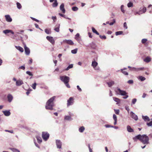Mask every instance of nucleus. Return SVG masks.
Returning <instances> with one entry per match:
<instances>
[{
    "mask_svg": "<svg viewBox=\"0 0 152 152\" xmlns=\"http://www.w3.org/2000/svg\"><path fill=\"white\" fill-rule=\"evenodd\" d=\"M56 98L55 96H53L48 99L46 102L45 108L47 110H52L54 106L53 101Z\"/></svg>",
    "mask_w": 152,
    "mask_h": 152,
    "instance_id": "1",
    "label": "nucleus"
},
{
    "mask_svg": "<svg viewBox=\"0 0 152 152\" xmlns=\"http://www.w3.org/2000/svg\"><path fill=\"white\" fill-rule=\"evenodd\" d=\"M115 92L117 94L124 96L123 98L124 99L127 98L129 96L127 95V93L125 91L122 90L120 88H118Z\"/></svg>",
    "mask_w": 152,
    "mask_h": 152,
    "instance_id": "2",
    "label": "nucleus"
},
{
    "mask_svg": "<svg viewBox=\"0 0 152 152\" xmlns=\"http://www.w3.org/2000/svg\"><path fill=\"white\" fill-rule=\"evenodd\" d=\"M149 138L145 134L141 135V142L144 144H148L149 143Z\"/></svg>",
    "mask_w": 152,
    "mask_h": 152,
    "instance_id": "3",
    "label": "nucleus"
},
{
    "mask_svg": "<svg viewBox=\"0 0 152 152\" xmlns=\"http://www.w3.org/2000/svg\"><path fill=\"white\" fill-rule=\"evenodd\" d=\"M60 79L64 83H68L69 81V78L65 75L61 76L60 77Z\"/></svg>",
    "mask_w": 152,
    "mask_h": 152,
    "instance_id": "4",
    "label": "nucleus"
},
{
    "mask_svg": "<svg viewBox=\"0 0 152 152\" xmlns=\"http://www.w3.org/2000/svg\"><path fill=\"white\" fill-rule=\"evenodd\" d=\"M42 136L43 139L46 141L49 137V134L47 132H43Z\"/></svg>",
    "mask_w": 152,
    "mask_h": 152,
    "instance_id": "5",
    "label": "nucleus"
},
{
    "mask_svg": "<svg viewBox=\"0 0 152 152\" xmlns=\"http://www.w3.org/2000/svg\"><path fill=\"white\" fill-rule=\"evenodd\" d=\"M67 105L68 107L72 105L74 103L73 98L72 97H70L67 100Z\"/></svg>",
    "mask_w": 152,
    "mask_h": 152,
    "instance_id": "6",
    "label": "nucleus"
},
{
    "mask_svg": "<svg viewBox=\"0 0 152 152\" xmlns=\"http://www.w3.org/2000/svg\"><path fill=\"white\" fill-rule=\"evenodd\" d=\"M98 65V63L95 61H93L92 62L91 66L95 70H98L99 69V68L96 67Z\"/></svg>",
    "mask_w": 152,
    "mask_h": 152,
    "instance_id": "7",
    "label": "nucleus"
},
{
    "mask_svg": "<svg viewBox=\"0 0 152 152\" xmlns=\"http://www.w3.org/2000/svg\"><path fill=\"white\" fill-rule=\"evenodd\" d=\"M130 115L131 117L135 121H137L138 119V117L137 115H135L133 112H131L130 113Z\"/></svg>",
    "mask_w": 152,
    "mask_h": 152,
    "instance_id": "8",
    "label": "nucleus"
},
{
    "mask_svg": "<svg viewBox=\"0 0 152 152\" xmlns=\"http://www.w3.org/2000/svg\"><path fill=\"white\" fill-rule=\"evenodd\" d=\"M24 45L25 53L27 55H29L30 53V49L26 46V45L24 43Z\"/></svg>",
    "mask_w": 152,
    "mask_h": 152,
    "instance_id": "9",
    "label": "nucleus"
},
{
    "mask_svg": "<svg viewBox=\"0 0 152 152\" xmlns=\"http://www.w3.org/2000/svg\"><path fill=\"white\" fill-rule=\"evenodd\" d=\"M56 143L58 148L60 149L61 147L62 142L59 140H56Z\"/></svg>",
    "mask_w": 152,
    "mask_h": 152,
    "instance_id": "10",
    "label": "nucleus"
},
{
    "mask_svg": "<svg viewBox=\"0 0 152 152\" xmlns=\"http://www.w3.org/2000/svg\"><path fill=\"white\" fill-rule=\"evenodd\" d=\"M144 69L143 67L136 68L134 67H132L131 69H130V70L131 71H134L137 72L140 70H142Z\"/></svg>",
    "mask_w": 152,
    "mask_h": 152,
    "instance_id": "11",
    "label": "nucleus"
},
{
    "mask_svg": "<svg viewBox=\"0 0 152 152\" xmlns=\"http://www.w3.org/2000/svg\"><path fill=\"white\" fill-rule=\"evenodd\" d=\"M46 39L52 44H54L55 41L52 37L47 36L46 37Z\"/></svg>",
    "mask_w": 152,
    "mask_h": 152,
    "instance_id": "12",
    "label": "nucleus"
},
{
    "mask_svg": "<svg viewBox=\"0 0 152 152\" xmlns=\"http://www.w3.org/2000/svg\"><path fill=\"white\" fill-rule=\"evenodd\" d=\"M141 135L138 134L133 138V139L134 141L136 142L137 140H139L141 141Z\"/></svg>",
    "mask_w": 152,
    "mask_h": 152,
    "instance_id": "13",
    "label": "nucleus"
},
{
    "mask_svg": "<svg viewBox=\"0 0 152 152\" xmlns=\"http://www.w3.org/2000/svg\"><path fill=\"white\" fill-rule=\"evenodd\" d=\"M5 18L6 20L8 22H11L12 19V18H11L10 16L9 15H6L5 16Z\"/></svg>",
    "mask_w": 152,
    "mask_h": 152,
    "instance_id": "14",
    "label": "nucleus"
},
{
    "mask_svg": "<svg viewBox=\"0 0 152 152\" xmlns=\"http://www.w3.org/2000/svg\"><path fill=\"white\" fill-rule=\"evenodd\" d=\"M2 112L3 113L4 115L6 116H8L11 114L10 110L3 111Z\"/></svg>",
    "mask_w": 152,
    "mask_h": 152,
    "instance_id": "15",
    "label": "nucleus"
},
{
    "mask_svg": "<svg viewBox=\"0 0 152 152\" xmlns=\"http://www.w3.org/2000/svg\"><path fill=\"white\" fill-rule=\"evenodd\" d=\"M23 81L21 80H17L16 82V85L17 86H20L23 84Z\"/></svg>",
    "mask_w": 152,
    "mask_h": 152,
    "instance_id": "16",
    "label": "nucleus"
},
{
    "mask_svg": "<svg viewBox=\"0 0 152 152\" xmlns=\"http://www.w3.org/2000/svg\"><path fill=\"white\" fill-rule=\"evenodd\" d=\"M3 32L5 34H7L8 33H11L12 34H14V32L11 30L7 29L4 30Z\"/></svg>",
    "mask_w": 152,
    "mask_h": 152,
    "instance_id": "17",
    "label": "nucleus"
},
{
    "mask_svg": "<svg viewBox=\"0 0 152 152\" xmlns=\"http://www.w3.org/2000/svg\"><path fill=\"white\" fill-rule=\"evenodd\" d=\"M7 98L8 102H10L12 100L13 97L11 94H9L7 95Z\"/></svg>",
    "mask_w": 152,
    "mask_h": 152,
    "instance_id": "18",
    "label": "nucleus"
},
{
    "mask_svg": "<svg viewBox=\"0 0 152 152\" xmlns=\"http://www.w3.org/2000/svg\"><path fill=\"white\" fill-rule=\"evenodd\" d=\"M60 10L63 13L65 12V10L64 8V4L63 3L62 4L60 7Z\"/></svg>",
    "mask_w": 152,
    "mask_h": 152,
    "instance_id": "19",
    "label": "nucleus"
},
{
    "mask_svg": "<svg viewBox=\"0 0 152 152\" xmlns=\"http://www.w3.org/2000/svg\"><path fill=\"white\" fill-rule=\"evenodd\" d=\"M64 42L71 45H73L74 44L73 41L71 40H64Z\"/></svg>",
    "mask_w": 152,
    "mask_h": 152,
    "instance_id": "20",
    "label": "nucleus"
},
{
    "mask_svg": "<svg viewBox=\"0 0 152 152\" xmlns=\"http://www.w3.org/2000/svg\"><path fill=\"white\" fill-rule=\"evenodd\" d=\"M142 119L144 120V121H150V119L147 116H144V115H142Z\"/></svg>",
    "mask_w": 152,
    "mask_h": 152,
    "instance_id": "21",
    "label": "nucleus"
},
{
    "mask_svg": "<svg viewBox=\"0 0 152 152\" xmlns=\"http://www.w3.org/2000/svg\"><path fill=\"white\" fill-rule=\"evenodd\" d=\"M127 131L129 132H134V130L132 129L131 126L128 125L127 126Z\"/></svg>",
    "mask_w": 152,
    "mask_h": 152,
    "instance_id": "22",
    "label": "nucleus"
},
{
    "mask_svg": "<svg viewBox=\"0 0 152 152\" xmlns=\"http://www.w3.org/2000/svg\"><path fill=\"white\" fill-rule=\"evenodd\" d=\"M113 100L117 102L116 104H118L120 103V100L119 98L114 97H113Z\"/></svg>",
    "mask_w": 152,
    "mask_h": 152,
    "instance_id": "23",
    "label": "nucleus"
},
{
    "mask_svg": "<svg viewBox=\"0 0 152 152\" xmlns=\"http://www.w3.org/2000/svg\"><path fill=\"white\" fill-rule=\"evenodd\" d=\"M151 60V58L149 56L145 58L144 59V61L147 63H148L150 62Z\"/></svg>",
    "mask_w": 152,
    "mask_h": 152,
    "instance_id": "24",
    "label": "nucleus"
},
{
    "mask_svg": "<svg viewBox=\"0 0 152 152\" xmlns=\"http://www.w3.org/2000/svg\"><path fill=\"white\" fill-rule=\"evenodd\" d=\"M36 138L37 140V141L39 143H41L42 142V140L41 137L38 136H36Z\"/></svg>",
    "mask_w": 152,
    "mask_h": 152,
    "instance_id": "25",
    "label": "nucleus"
},
{
    "mask_svg": "<svg viewBox=\"0 0 152 152\" xmlns=\"http://www.w3.org/2000/svg\"><path fill=\"white\" fill-rule=\"evenodd\" d=\"M15 47L16 48L17 50H19L20 52H23V49L20 46H15Z\"/></svg>",
    "mask_w": 152,
    "mask_h": 152,
    "instance_id": "26",
    "label": "nucleus"
},
{
    "mask_svg": "<svg viewBox=\"0 0 152 152\" xmlns=\"http://www.w3.org/2000/svg\"><path fill=\"white\" fill-rule=\"evenodd\" d=\"M64 119L68 121H71L72 119L71 118V116L69 115H66L64 117Z\"/></svg>",
    "mask_w": 152,
    "mask_h": 152,
    "instance_id": "27",
    "label": "nucleus"
},
{
    "mask_svg": "<svg viewBox=\"0 0 152 152\" xmlns=\"http://www.w3.org/2000/svg\"><path fill=\"white\" fill-rule=\"evenodd\" d=\"M107 84L108 86L109 87H110L114 84V81H111L109 82H107Z\"/></svg>",
    "mask_w": 152,
    "mask_h": 152,
    "instance_id": "28",
    "label": "nucleus"
},
{
    "mask_svg": "<svg viewBox=\"0 0 152 152\" xmlns=\"http://www.w3.org/2000/svg\"><path fill=\"white\" fill-rule=\"evenodd\" d=\"M60 24H58L56 25V26H57V27H56L55 28L54 30L55 31L57 32H59V27H60Z\"/></svg>",
    "mask_w": 152,
    "mask_h": 152,
    "instance_id": "29",
    "label": "nucleus"
},
{
    "mask_svg": "<svg viewBox=\"0 0 152 152\" xmlns=\"http://www.w3.org/2000/svg\"><path fill=\"white\" fill-rule=\"evenodd\" d=\"M92 30L93 33H95L97 35H99V33L96 31V30L94 27H92Z\"/></svg>",
    "mask_w": 152,
    "mask_h": 152,
    "instance_id": "30",
    "label": "nucleus"
},
{
    "mask_svg": "<svg viewBox=\"0 0 152 152\" xmlns=\"http://www.w3.org/2000/svg\"><path fill=\"white\" fill-rule=\"evenodd\" d=\"M85 128L84 126H81L80 127L79 129V131L80 132L82 133L84 131Z\"/></svg>",
    "mask_w": 152,
    "mask_h": 152,
    "instance_id": "31",
    "label": "nucleus"
},
{
    "mask_svg": "<svg viewBox=\"0 0 152 152\" xmlns=\"http://www.w3.org/2000/svg\"><path fill=\"white\" fill-rule=\"evenodd\" d=\"M138 79L141 81H143L145 80L146 79L145 77L142 76H140L138 77Z\"/></svg>",
    "mask_w": 152,
    "mask_h": 152,
    "instance_id": "32",
    "label": "nucleus"
},
{
    "mask_svg": "<svg viewBox=\"0 0 152 152\" xmlns=\"http://www.w3.org/2000/svg\"><path fill=\"white\" fill-rule=\"evenodd\" d=\"M58 5V3H57V0H56L52 4V6L53 7H56Z\"/></svg>",
    "mask_w": 152,
    "mask_h": 152,
    "instance_id": "33",
    "label": "nucleus"
},
{
    "mask_svg": "<svg viewBox=\"0 0 152 152\" xmlns=\"http://www.w3.org/2000/svg\"><path fill=\"white\" fill-rule=\"evenodd\" d=\"M58 15L60 16H61V17H64V18H65L67 19H69V20H71L70 18H68L66 16V15H64L62 14L61 13H59L58 14Z\"/></svg>",
    "mask_w": 152,
    "mask_h": 152,
    "instance_id": "34",
    "label": "nucleus"
},
{
    "mask_svg": "<svg viewBox=\"0 0 152 152\" xmlns=\"http://www.w3.org/2000/svg\"><path fill=\"white\" fill-rule=\"evenodd\" d=\"M73 67V65L72 64H71L69 65L67 68L65 69V70L66 71L72 68Z\"/></svg>",
    "mask_w": 152,
    "mask_h": 152,
    "instance_id": "35",
    "label": "nucleus"
},
{
    "mask_svg": "<svg viewBox=\"0 0 152 152\" xmlns=\"http://www.w3.org/2000/svg\"><path fill=\"white\" fill-rule=\"evenodd\" d=\"M45 32L48 34H50L51 33V31L50 29H45Z\"/></svg>",
    "mask_w": 152,
    "mask_h": 152,
    "instance_id": "36",
    "label": "nucleus"
},
{
    "mask_svg": "<svg viewBox=\"0 0 152 152\" xmlns=\"http://www.w3.org/2000/svg\"><path fill=\"white\" fill-rule=\"evenodd\" d=\"M133 6V4L131 2H129L127 4V6L128 7H132Z\"/></svg>",
    "mask_w": 152,
    "mask_h": 152,
    "instance_id": "37",
    "label": "nucleus"
},
{
    "mask_svg": "<svg viewBox=\"0 0 152 152\" xmlns=\"http://www.w3.org/2000/svg\"><path fill=\"white\" fill-rule=\"evenodd\" d=\"M124 5H121V12L123 13H124L125 12V10L124 9Z\"/></svg>",
    "mask_w": 152,
    "mask_h": 152,
    "instance_id": "38",
    "label": "nucleus"
},
{
    "mask_svg": "<svg viewBox=\"0 0 152 152\" xmlns=\"http://www.w3.org/2000/svg\"><path fill=\"white\" fill-rule=\"evenodd\" d=\"M77 48H76L74 50H71V53L73 54H76L77 53Z\"/></svg>",
    "mask_w": 152,
    "mask_h": 152,
    "instance_id": "39",
    "label": "nucleus"
},
{
    "mask_svg": "<svg viewBox=\"0 0 152 152\" xmlns=\"http://www.w3.org/2000/svg\"><path fill=\"white\" fill-rule=\"evenodd\" d=\"M17 7L18 9H20L21 8V6L19 2H17Z\"/></svg>",
    "mask_w": 152,
    "mask_h": 152,
    "instance_id": "40",
    "label": "nucleus"
},
{
    "mask_svg": "<svg viewBox=\"0 0 152 152\" xmlns=\"http://www.w3.org/2000/svg\"><path fill=\"white\" fill-rule=\"evenodd\" d=\"M91 48L93 49H95L96 48V45L94 43V42H92L91 44Z\"/></svg>",
    "mask_w": 152,
    "mask_h": 152,
    "instance_id": "41",
    "label": "nucleus"
},
{
    "mask_svg": "<svg viewBox=\"0 0 152 152\" xmlns=\"http://www.w3.org/2000/svg\"><path fill=\"white\" fill-rule=\"evenodd\" d=\"M123 33L122 31H118L115 32V35L117 36Z\"/></svg>",
    "mask_w": 152,
    "mask_h": 152,
    "instance_id": "42",
    "label": "nucleus"
},
{
    "mask_svg": "<svg viewBox=\"0 0 152 152\" xmlns=\"http://www.w3.org/2000/svg\"><path fill=\"white\" fill-rule=\"evenodd\" d=\"M141 10H140L138 12H136L134 13L135 15H136L137 14L140 15L142 14V13L141 12Z\"/></svg>",
    "mask_w": 152,
    "mask_h": 152,
    "instance_id": "43",
    "label": "nucleus"
},
{
    "mask_svg": "<svg viewBox=\"0 0 152 152\" xmlns=\"http://www.w3.org/2000/svg\"><path fill=\"white\" fill-rule=\"evenodd\" d=\"M72 10L73 11H77L78 10V8L76 7H73L72 8Z\"/></svg>",
    "mask_w": 152,
    "mask_h": 152,
    "instance_id": "44",
    "label": "nucleus"
},
{
    "mask_svg": "<svg viewBox=\"0 0 152 152\" xmlns=\"http://www.w3.org/2000/svg\"><path fill=\"white\" fill-rule=\"evenodd\" d=\"M80 34L79 33H77L75 36V39L76 40H78V38L79 37Z\"/></svg>",
    "mask_w": 152,
    "mask_h": 152,
    "instance_id": "45",
    "label": "nucleus"
},
{
    "mask_svg": "<svg viewBox=\"0 0 152 152\" xmlns=\"http://www.w3.org/2000/svg\"><path fill=\"white\" fill-rule=\"evenodd\" d=\"M36 85L37 84L35 83L32 84V87L33 89H36Z\"/></svg>",
    "mask_w": 152,
    "mask_h": 152,
    "instance_id": "46",
    "label": "nucleus"
},
{
    "mask_svg": "<svg viewBox=\"0 0 152 152\" xmlns=\"http://www.w3.org/2000/svg\"><path fill=\"white\" fill-rule=\"evenodd\" d=\"M99 37H100V38H101L102 39H106V37L104 35L102 36L100 35H99Z\"/></svg>",
    "mask_w": 152,
    "mask_h": 152,
    "instance_id": "47",
    "label": "nucleus"
},
{
    "mask_svg": "<svg viewBox=\"0 0 152 152\" xmlns=\"http://www.w3.org/2000/svg\"><path fill=\"white\" fill-rule=\"evenodd\" d=\"M146 124L148 126H152V121H150L149 123H147Z\"/></svg>",
    "mask_w": 152,
    "mask_h": 152,
    "instance_id": "48",
    "label": "nucleus"
},
{
    "mask_svg": "<svg viewBox=\"0 0 152 152\" xmlns=\"http://www.w3.org/2000/svg\"><path fill=\"white\" fill-rule=\"evenodd\" d=\"M137 99H133L132 101V103L133 104H134L137 101Z\"/></svg>",
    "mask_w": 152,
    "mask_h": 152,
    "instance_id": "49",
    "label": "nucleus"
},
{
    "mask_svg": "<svg viewBox=\"0 0 152 152\" xmlns=\"http://www.w3.org/2000/svg\"><path fill=\"white\" fill-rule=\"evenodd\" d=\"M147 41V39H142V43L144 44Z\"/></svg>",
    "mask_w": 152,
    "mask_h": 152,
    "instance_id": "50",
    "label": "nucleus"
},
{
    "mask_svg": "<svg viewBox=\"0 0 152 152\" xmlns=\"http://www.w3.org/2000/svg\"><path fill=\"white\" fill-rule=\"evenodd\" d=\"M26 73L28 75H29L30 76H33V74L30 71H27Z\"/></svg>",
    "mask_w": 152,
    "mask_h": 152,
    "instance_id": "51",
    "label": "nucleus"
},
{
    "mask_svg": "<svg viewBox=\"0 0 152 152\" xmlns=\"http://www.w3.org/2000/svg\"><path fill=\"white\" fill-rule=\"evenodd\" d=\"M105 126L106 128L113 127V126H112L108 124L105 125Z\"/></svg>",
    "mask_w": 152,
    "mask_h": 152,
    "instance_id": "52",
    "label": "nucleus"
},
{
    "mask_svg": "<svg viewBox=\"0 0 152 152\" xmlns=\"http://www.w3.org/2000/svg\"><path fill=\"white\" fill-rule=\"evenodd\" d=\"M115 113L117 115L119 114V110H115Z\"/></svg>",
    "mask_w": 152,
    "mask_h": 152,
    "instance_id": "53",
    "label": "nucleus"
},
{
    "mask_svg": "<svg viewBox=\"0 0 152 152\" xmlns=\"http://www.w3.org/2000/svg\"><path fill=\"white\" fill-rule=\"evenodd\" d=\"M124 27L126 29L127 28V26L126 23V22H125L124 23Z\"/></svg>",
    "mask_w": 152,
    "mask_h": 152,
    "instance_id": "54",
    "label": "nucleus"
},
{
    "mask_svg": "<svg viewBox=\"0 0 152 152\" xmlns=\"http://www.w3.org/2000/svg\"><path fill=\"white\" fill-rule=\"evenodd\" d=\"M113 22H111L109 23V24L110 26L113 25L114 23H115V20L114 19L113 20Z\"/></svg>",
    "mask_w": 152,
    "mask_h": 152,
    "instance_id": "55",
    "label": "nucleus"
},
{
    "mask_svg": "<svg viewBox=\"0 0 152 152\" xmlns=\"http://www.w3.org/2000/svg\"><path fill=\"white\" fill-rule=\"evenodd\" d=\"M12 151L14 152H20L19 150L15 148H13Z\"/></svg>",
    "mask_w": 152,
    "mask_h": 152,
    "instance_id": "56",
    "label": "nucleus"
},
{
    "mask_svg": "<svg viewBox=\"0 0 152 152\" xmlns=\"http://www.w3.org/2000/svg\"><path fill=\"white\" fill-rule=\"evenodd\" d=\"M127 83L129 84H131L133 83V81L132 80H129L128 81Z\"/></svg>",
    "mask_w": 152,
    "mask_h": 152,
    "instance_id": "57",
    "label": "nucleus"
},
{
    "mask_svg": "<svg viewBox=\"0 0 152 152\" xmlns=\"http://www.w3.org/2000/svg\"><path fill=\"white\" fill-rule=\"evenodd\" d=\"M146 8L145 7H144L142 9V13H145V12L146 11Z\"/></svg>",
    "mask_w": 152,
    "mask_h": 152,
    "instance_id": "58",
    "label": "nucleus"
},
{
    "mask_svg": "<svg viewBox=\"0 0 152 152\" xmlns=\"http://www.w3.org/2000/svg\"><path fill=\"white\" fill-rule=\"evenodd\" d=\"M113 117L114 120H117V116L115 115L114 114L113 115Z\"/></svg>",
    "mask_w": 152,
    "mask_h": 152,
    "instance_id": "59",
    "label": "nucleus"
},
{
    "mask_svg": "<svg viewBox=\"0 0 152 152\" xmlns=\"http://www.w3.org/2000/svg\"><path fill=\"white\" fill-rule=\"evenodd\" d=\"M25 68L24 66H20L19 68V69H21L23 70H24L25 69Z\"/></svg>",
    "mask_w": 152,
    "mask_h": 152,
    "instance_id": "60",
    "label": "nucleus"
},
{
    "mask_svg": "<svg viewBox=\"0 0 152 152\" xmlns=\"http://www.w3.org/2000/svg\"><path fill=\"white\" fill-rule=\"evenodd\" d=\"M122 72L125 75H128V73L127 72L122 71Z\"/></svg>",
    "mask_w": 152,
    "mask_h": 152,
    "instance_id": "61",
    "label": "nucleus"
},
{
    "mask_svg": "<svg viewBox=\"0 0 152 152\" xmlns=\"http://www.w3.org/2000/svg\"><path fill=\"white\" fill-rule=\"evenodd\" d=\"M77 89L80 91H82L80 87L79 86H77Z\"/></svg>",
    "mask_w": 152,
    "mask_h": 152,
    "instance_id": "62",
    "label": "nucleus"
},
{
    "mask_svg": "<svg viewBox=\"0 0 152 152\" xmlns=\"http://www.w3.org/2000/svg\"><path fill=\"white\" fill-rule=\"evenodd\" d=\"M31 18L33 20H34L35 21H37V22H39V21L38 20H37V19H35V18H33V17H31Z\"/></svg>",
    "mask_w": 152,
    "mask_h": 152,
    "instance_id": "63",
    "label": "nucleus"
},
{
    "mask_svg": "<svg viewBox=\"0 0 152 152\" xmlns=\"http://www.w3.org/2000/svg\"><path fill=\"white\" fill-rule=\"evenodd\" d=\"M88 36L90 38H92V36L91 35V33L88 32Z\"/></svg>",
    "mask_w": 152,
    "mask_h": 152,
    "instance_id": "64",
    "label": "nucleus"
}]
</instances>
